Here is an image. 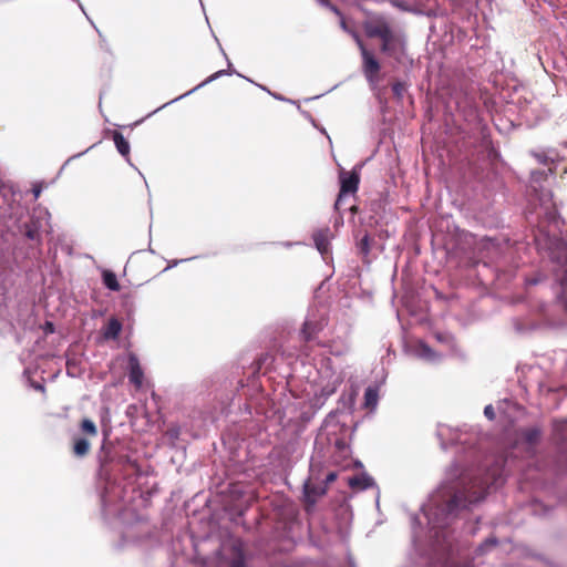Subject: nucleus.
<instances>
[{"mask_svg":"<svg viewBox=\"0 0 567 567\" xmlns=\"http://www.w3.org/2000/svg\"><path fill=\"white\" fill-rule=\"evenodd\" d=\"M322 4H326L327 7H329V9L336 13L338 17H342V12L334 6V4H331L329 1L328 2H322Z\"/></svg>","mask_w":567,"mask_h":567,"instance_id":"nucleus-25","label":"nucleus"},{"mask_svg":"<svg viewBox=\"0 0 567 567\" xmlns=\"http://www.w3.org/2000/svg\"><path fill=\"white\" fill-rule=\"evenodd\" d=\"M230 567H246L244 554L239 548H235V557L230 563Z\"/></svg>","mask_w":567,"mask_h":567,"instance_id":"nucleus-18","label":"nucleus"},{"mask_svg":"<svg viewBox=\"0 0 567 567\" xmlns=\"http://www.w3.org/2000/svg\"><path fill=\"white\" fill-rule=\"evenodd\" d=\"M225 74V71L224 70H220V71H217L215 72L213 75H210L206 81L203 82L202 85L208 83V82H212L213 80L219 78L220 75Z\"/></svg>","mask_w":567,"mask_h":567,"instance_id":"nucleus-26","label":"nucleus"},{"mask_svg":"<svg viewBox=\"0 0 567 567\" xmlns=\"http://www.w3.org/2000/svg\"><path fill=\"white\" fill-rule=\"evenodd\" d=\"M337 480V473L336 472H330L327 474L326 476V480H324V485L327 487L328 484L334 482Z\"/></svg>","mask_w":567,"mask_h":567,"instance_id":"nucleus-24","label":"nucleus"},{"mask_svg":"<svg viewBox=\"0 0 567 567\" xmlns=\"http://www.w3.org/2000/svg\"><path fill=\"white\" fill-rule=\"evenodd\" d=\"M350 212H351L352 214H357V213H358V206H355V205L351 206V207H350Z\"/></svg>","mask_w":567,"mask_h":567,"instance_id":"nucleus-30","label":"nucleus"},{"mask_svg":"<svg viewBox=\"0 0 567 567\" xmlns=\"http://www.w3.org/2000/svg\"><path fill=\"white\" fill-rule=\"evenodd\" d=\"M406 91V84L404 82L396 81L392 84V92L398 100H402Z\"/></svg>","mask_w":567,"mask_h":567,"instance_id":"nucleus-17","label":"nucleus"},{"mask_svg":"<svg viewBox=\"0 0 567 567\" xmlns=\"http://www.w3.org/2000/svg\"><path fill=\"white\" fill-rule=\"evenodd\" d=\"M483 493H484V488H482V491L480 492V494L477 496L468 498V502L473 503V502L478 501L483 496Z\"/></svg>","mask_w":567,"mask_h":567,"instance_id":"nucleus-27","label":"nucleus"},{"mask_svg":"<svg viewBox=\"0 0 567 567\" xmlns=\"http://www.w3.org/2000/svg\"><path fill=\"white\" fill-rule=\"evenodd\" d=\"M318 1H319V2H321V3H322V2H328V0H318Z\"/></svg>","mask_w":567,"mask_h":567,"instance_id":"nucleus-33","label":"nucleus"},{"mask_svg":"<svg viewBox=\"0 0 567 567\" xmlns=\"http://www.w3.org/2000/svg\"><path fill=\"white\" fill-rule=\"evenodd\" d=\"M484 414L485 416L488 419V420H494L495 419V411H494V408L489 404V405H486L485 409H484Z\"/></svg>","mask_w":567,"mask_h":567,"instance_id":"nucleus-22","label":"nucleus"},{"mask_svg":"<svg viewBox=\"0 0 567 567\" xmlns=\"http://www.w3.org/2000/svg\"><path fill=\"white\" fill-rule=\"evenodd\" d=\"M130 373L128 379L130 382L135 385L136 389H140L143 384L144 372L140 364V361L136 355L131 354L128 358Z\"/></svg>","mask_w":567,"mask_h":567,"instance_id":"nucleus-7","label":"nucleus"},{"mask_svg":"<svg viewBox=\"0 0 567 567\" xmlns=\"http://www.w3.org/2000/svg\"><path fill=\"white\" fill-rule=\"evenodd\" d=\"M122 331V322L116 318H111L103 329V337L106 340L117 339Z\"/></svg>","mask_w":567,"mask_h":567,"instance_id":"nucleus-10","label":"nucleus"},{"mask_svg":"<svg viewBox=\"0 0 567 567\" xmlns=\"http://www.w3.org/2000/svg\"><path fill=\"white\" fill-rule=\"evenodd\" d=\"M112 450L113 447L111 444H102L97 454V460L102 470H106V467L114 461Z\"/></svg>","mask_w":567,"mask_h":567,"instance_id":"nucleus-12","label":"nucleus"},{"mask_svg":"<svg viewBox=\"0 0 567 567\" xmlns=\"http://www.w3.org/2000/svg\"><path fill=\"white\" fill-rule=\"evenodd\" d=\"M457 498H458V497H457V495H455V496L453 497V499H452V503L456 504V503H457Z\"/></svg>","mask_w":567,"mask_h":567,"instance_id":"nucleus-31","label":"nucleus"},{"mask_svg":"<svg viewBox=\"0 0 567 567\" xmlns=\"http://www.w3.org/2000/svg\"><path fill=\"white\" fill-rule=\"evenodd\" d=\"M358 248H359V251L360 254L367 258L370 254V250H371V238L369 236V234H365L361 239L360 241L358 243Z\"/></svg>","mask_w":567,"mask_h":567,"instance_id":"nucleus-15","label":"nucleus"},{"mask_svg":"<svg viewBox=\"0 0 567 567\" xmlns=\"http://www.w3.org/2000/svg\"><path fill=\"white\" fill-rule=\"evenodd\" d=\"M379 400L378 389L369 386L364 392V408L374 410Z\"/></svg>","mask_w":567,"mask_h":567,"instance_id":"nucleus-13","label":"nucleus"},{"mask_svg":"<svg viewBox=\"0 0 567 567\" xmlns=\"http://www.w3.org/2000/svg\"><path fill=\"white\" fill-rule=\"evenodd\" d=\"M349 485L352 488L360 487V488H367L369 486V478L367 477H360V476H353L349 480Z\"/></svg>","mask_w":567,"mask_h":567,"instance_id":"nucleus-16","label":"nucleus"},{"mask_svg":"<svg viewBox=\"0 0 567 567\" xmlns=\"http://www.w3.org/2000/svg\"><path fill=\"white\" fill-rule=\"evenodd\" d=\"M112 140L118 153L127 158L130 156V143L120 131H112Z\"/></svg>","mask_w":567,"mask_h":567,"instance_id":"nucleus-11","label":"nucleus"},{"mask_svg":"<svg viewBox=\"0 0 567 567\" xmlns=\"http://www.w3.org/2000/svg\"><path fill=\"white\" fill-rule=\"evenodd\" d=\"M392 3L401 9H409L411 7V0H391Z\"/></svg>","mask_w":567,"mask_h":567,"instance_id":"nucleus-21","label":"nucleus"},{"mask_svg":"<svg viewBox=\"0 0 567 567\" xmlns=\"http://www.w3.org/2000/svg\"><path fill=\"white\" fill-rule=\"evenodd\" d=\"M340 19H341V21H340V25H341V28H342L343 30H346V31H347V30H348V27H347V23H346V20H344V18H343V16H342V17H340Z\"/></svg>","mask_w":567,"mask_h":567,"instance_id":"nucleus-29","label":"nucleus"},{"mask_svg":"<svg viewBox=\"0 0 567 567\" xmlns=\"http://www.w3.org/2000/svg\"><path fill=\"white\" fill-rule=\"evenodd\" d=\"M496 544L497 540L495 538H488L481 545L480 549L483 550L485 547H494Z\"/></svg>","mask_w":567,"mask_h":567,"instance_id":"nucleus-23","label":"nucleus"},{"mask_svg":"<svg viewBox=\"0 0 567 567\" xmlns=\"http://www.w3.org/2000/svg\"><path fill=\"white\" fill-rule=\"evenodd\" d=\"M323 327H324V323L320 320L305 321L302 329H301V334L303 337V340L306 342H310V341L315 340V338L323 329Z\"/></svg>","mask_w":567,"mask_h":567,"instance_id":"nucleus-8","label":"nucleus"},{"mask_svg":"<svg viewBox=\"0 0 567 567\" xmlns=\"http://www.w3.org/2000/svg\"><path fill=\"white\" fill-rule=\"evenodd\" d=\"M339 179L340 190L334 203V209L337 212L341 210L342 202L348 194H355L358 192L360 184V175L355 171L346 172L344 169H342L339 174Z\"/></svg>","mask_w":567,"mask_h":567,"instance_id":"nucleus-3","label":"nucleus"},{"mask_svg":"<svg viewBox=\"0 0 567 567\" xmlns=\"http://www.w3.org/2000/svg\"><path fill=\"white\" fill-rule=\"evenodd\" d=\"M33 195H34V198H39L40 197V194H41V187L37 186L33 188Z\"/></svg>","mask_w":567,"mask_h":567,"instance_id":"nucleus-28","label":"nucleus"},{"mask_svg":"<svg viewBox=\"0 0 567 567\" xmlns=\"http://www.w3.org/2000/svg\"><path fill=\"white\" fill-rule=\"evenodd\" d=\"M524 436L529 444H534L539 440L540 431L538 429H528Z\"/></svg>","mask_w":567,"mask_h":567,"instance_id":"nucleus-19","label":"nucleus"},{"mask_svg":"<svg viewBox=\"0 0 567 567\" xmlns=\"http://www.w3.org/2000/svg\"><path fill=\"white\" fill-rule=\"evenodd\" d=\"M35 388H37V390H41V391H43V390H44L43 385H40V384H39V385H37Z\"/></svg>","mask_w":567,"mask_h":567,"instance_id":"nucleus-32","label":"nucleus"},{"mask_svg":"<svg viewBox=\"0 0 567 567\" xmlns=\"http://www.w3.org/2000/svg\"><path fill=\"white\" fill-rule=\"evenodd\" d=\"M354 38L357 40L358 47L361 52L362 58V72L371 85H375L379 82V73L381 70V64L374 56L372 52H370L358 34H354Z\"/></svg>","mask_w":567,"mask_h":567,"instance_id":"nucleus-2","label":"nucleus"},{"mask_svg":"<svg viewBox=\"0 0 567 567\" xmlns=\"http://www.w3.org/2000/svg\"><path fill=\"white\" fill-rule=\"evenodd\" d=\"M363 30L368 38H382L393 31L390 22L382 16H375L363 22Z\"/></svg>","mask_w":567,"mask_h":567,"instance_id":"nucleus-4","label":"nucleus"},{"mask_svg":"<svg viewBox=\"0 0 567 567\" xmlns=\"http://www.w3.org/2000/svg\"><path fill=\"white\" fill-rule=\"evenodd\" d=\"M380 40L381 52L389 56H395L396 53L401 52L403 49V41L394 31H391L386 35L380 38Z\"/></svg>","mask_w":567,"mask_h":567,"instance_id":"nucleus-6","label":"nucleus"},{"mask_svg":"<svg viewBox=\"0 0 567 567\" xmlns=\"http://www.w3.org/2000/svg\"><path fill=\"white\" fill-rule=\"evenodd\" d=\"M103 284L112 291H118L121 286L117 281L116 275L111 270H104L102 274Z\"/></svg>","mask_w":567,"mask_h":567,"instance_id":"nucleus-14","label":"nucleus"},{"mask_svg":"<svg viewBox=\"0 0 567 567\" xmlns=\"http://www.w3.org/2000/svg\"><path fill=\"white\" fill-rule=\"evenodd\" d=\"M25 236L31 240H35L39 238V231L33 226L25 225Z\"/></svg>","mask_w":567,"mask_h":567,"instance_id":"nucleus-20","label":"nucleus"},{"mask_svg":"<svg viewBox=\"0 0 567 567\" xmlns=\"http://www.w3.org/2000/svg\"><path fill=\"white\" fill-rule=\"evenodd\" d=\"M313 241L317 249L321 254H327L329 251L330 246V230L329 228L318 229L313 233Z\"/></svg>","mask_w":567,"mask_h":567,"instance_id":"nucleus-9","label":"nucleus"},{"mask_svg":"<svg viewBox=\"0 0 567 567\" xmlns=\"http://www.w3.org/2000/svg\"><path fill=\"white\" fill-rule=\"evenodd\" d=\"M80 432L84 436H74L72 442V454L75 457H84L90 453L91 443L87 437L97 436V426L96 424L87 417H84L79 423Z\"/></svg>","mask_w":567,"mask_h":567,"instance_id":"nucleus-1","label":"nucleus"},{"mask_svg":"<svg viewBox=\"0 0 567 567\" xmlns=\"http://www.w3.org/2000/svg\"><path fill=\"white\" fill-rule=\"evenodd\" d=\"M313 480V472H311L310 477L305 483L303 486V493H305V502L307 505V511H309V507H312L317 499L324 495L327 493V487L323 485H319L312 482Z\"/></svg>","mask_w":567,"mask_h":567,"instance_id":"nucleus-5","label":"nucleus"}]
</instances>
